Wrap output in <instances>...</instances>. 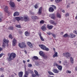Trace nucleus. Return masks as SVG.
<instances>
[{"label": "nucleus", "mask_w": 77, "mask_h": 77, "mask_svg": "<svg viewBox=\"0 0 77 77\" xmlns=\"http://www.w3.org/2000/svg\"><path fill=\"white\" fill-rule=\"evenodd\" d=\"M39 36H40V39L42 41H44V39L43 38V37L42 36H41V35L40 34L39 35Z\"/></svg>", "instance_id": "nucleus-25"}, {"label": "nucleus", "mask_w": 77, "mask_h": 77, "mask_svg": "<svg viewBox=\"0 0 77 77\" xmlns=\"http://www.w3.org/2000/svg\"><path fill=\"white\" fill-rule=\"evenodd\" d=\"M27 44L28 45V46H29V47L30 48H32V47H33V45H32V44L30 42H27Z\"/></svg>", "instance_id": "nucleus-16"}, {"label": "nucleus", "mask_w": 77, "mask_h": 77, "mask_svg": "<svg viewBox=\"0 0 77 77\" xmlns=\"http://www.w3.org/2000/svg\"><path fill=\"white\" fill-rule=\"evenodd\" d=\"M4 10L5 12H8V6H5L4 9Z\"/></svg>", "instance_id": "nucleus-24"}, {"label": "nucleus", "mask_w": 77, "mask_h": 77, "mask_svg": "<svg viewBox=\"0 0 77 77\" xmlns=\"http://www.w3.org/2000/svg\"><path fill=\"white\" fill-rule=\"evenodd\" d=\"M33 59H38V57L36 56H34L33 57Z\"/></svg>", "instance_id": "nucleus-42"}, {"label": "nucleus", "mask_w": 77, "mask_h": 77, "mask_svg": "<svg viewBox=\"0 0 77 77\" xmlns=\"http://www.w3.org/2000/svg\"><path fill=\"white\" fill-rule=\"evenodd\" d=\"M20 15V13L18 12V11H16L14 14V16L15 17L16 16H18Z\"/></svg>", "instance_id": "nucleus-20"}, {"label": "nucleus", "mask_w": 77, "mask_h": 77, "mask_svg": "<svg viewBox=\"0 0 77 77\" xmlns=\"http://www.w3.org/2000/svg\"><path fill=\"white\" fill-rule=\"evenodd\" d=\"M12 56L10 54L9 56L8 57L7 59L9 61H11V60H13L12 58Z\"/></svg>", "instance_id": "nucleus-19"}, {"label": "nucleus", "mask_w": 77, "mask_h": 77, "mask_svg": "<svg viewBox=\"0 0 77 77\" xmlns=\"http://www.w3.org/2000/svg\"><path fill=\"white\" fill-rule=\"evenodd\" d=\"M28 66L29 68H31L32 66V65L31 64H28Z\"/></svg>", "instance_id": "nucleus-39"}, {"label": "nucleus", "mask_w": 77, "mask_h": 77, "mask_svg": "<svg viewBox=\"0 0 77 77\" xmlns=\"http://www.w3.org/2000/svg\"><path fill=\"white\" fill-rule=\"evenodd\" d=\"M3 50V48H2L1 47H0V51H2Z\"/></svg>", "instance_id": "nucleus-54"}, {"label": "nucleus", "mask_w": 77, "mask_h": 77, "mask_svg": "<svg viewBox=\"0 0 77 77\" xmlns=\"http://www.w3.org/2000/svg\"><path fill=\"white\" fill-rule=\"evenodd\" d=\"M75 71H77V67H75Z\"/></svg>", "instance_id": "nucleus-57"}, {"label": "nucleus", "mask_w": 77, "mask_h": 77, "mask_svg": "<svg viewBox=\"0 0 77 77\" xmlns=\"http://www.w3.org/2000/svg\"><path fill=\"white\" fill-rule=\"evenodd\" d=\"M11 56L12 57V59L13 60L14 59H15L17 56V55L15 53H12L10 54Z\"/></svg>", "instance_id": "nucleus-10"}, {"label": "nucleus", "mask_w": 77, "mask_h": 77, "mask_svg": "<svg viewBox=\"0 0 77 77\" xmlns=\"http://www.w3.org/2000/svg\"><path fill=\"white\" fill-rule=\"evenodd\" d=\"M54 11V9L52 7H50L49 8V11L50 12H53Z\"/></svg>", "instance_id": "nucleus-13"}, {"label": "nucleus", "mask_w": 77, "mask_h": 77, "mask_svg": "<svg viewBox=\"0 0 77 77\" xmlns=\"http://www.w3.org/2000/svg\"><path fill=\"white\" fill-rule=\"evenodd\" d=\"M69 16V13H66L65 14V16L66 17H67Z\"/></svg>", "instance_id": "nucleus-33"}, {"label": "nucleus", "mask_w": 77, "mask_h": 77, "mask_svg": "<svg viewBox=\"0 0 77 77\" xmlns=\"http://www.w3.org/2000/svg\"><path fill=\"white\" fill-rule=\"evenodd\" d=\"M63 56H64V57H66L67 58H68V57H70V56H71V54L68 52L63 53Z\"/></svg>", "instance_id": "nucleus-4"}, {"label": "nucleus", "mask_w": 77, "mask_h": 77, "mask_svg": "<svg viewBox=\"0 0 77 77\" xmlns=\"http://www.w3.org/2000/svg\"><path fill=\"white\" fill-rule=\"evenodd\" d=\"M16 27H18V28H21V26L20 25H16Z\"/></svg>", "instance_id": "nucleus-45"}, {"label": "nucleus", "mask_w": 77, "mask_h": 77, "mask_svg": "<svg viewBox=\"0 0 77 77\" xmlns=\"http://www.w3.org/2000/svg\"><path fill=\"white\" fill-rule=\"evenodd\" d=\"M22 21H29V18L27 16H24L22 17Z\"/></svg>", "instance_id": "nucleus-5"}, {"label": "nucleus", "mask_w": 77, "mask_h": 77, "mask_svg": "<svg viewBox=\"0 0 77 77\" xmlns=\"http://www.w3.org/2000/svg\"><path fill=\"white\" fill-rule=\"evenodd\" d=\"M35 64L36 65L38 66L39 64L37 63H35Z\"/></svg>", "instance_id": "nucleus-59"}, {"label": "nucleus", "mask_w": 77, "mask_h": 77, "mask_svg": "<svg viewBox=\"0 0 77 77\" xmlns=\"http://www.w3.org/2000/svg\"><path fill=\"white\" fill-rule=\"evenodd\" d=\"M51 35L52 36L54 37V38H56V35H55V34H51Z\"/></svg>", "instance_id": "nucleus-48"}, {"label": "nucleus", "mask_w": 77, "mask_h": 77, "mask_svg": "<svg viewBox=\"0 0 77 77\" xmlns=\"http://www.w3.org/2000/svg\"><path fill=\"white\" fill-rule=\"evenodd\" d=\"M15 20H17V21H20V20H23V17H16L15 18Z\"/></svg>", "instance_id": "nucleus-15"}, {"label": "nucleus", "mask_w": 77, "mask_h": 77, "mask_svg": "<svg viewBox=\"0 0 77 77\" xmlns=\"http://www.w3.org/2000/svg\"><path fill=\"white\" fill-rule=\"evenodd\" d=\"M52 71L55 74H57V73L59 72V70H57L56 69H53Z\"/></svg>", "instance_id": "nucleus-14"}, {"label": "nucleus", "mask_w": 77, "mask_h": 77, "mask_svg": "<svg viewBox=\"0 0 77 77\" xmlns=\"http://www.w3.org/2000/svg\"><path fill=\"white\" fill-rule=\"evenodd\" d=\"M60 34L61 35H63V32H61Z\"/></svg>", "instance_id": "nucleus-56"}, {"label": "nucleus", "mask_w": 77, "mask_h": 77, "mask_svg": "<svg viewBox=\"0 0 77 77\" xmlns=\"http://www.w3.org/2000/svg\"><path fill=\"white\" fill-rule=\"evenodd\" d=\"M0 71H4V69L2 68H0Z\"/></svg>", "instance_id": "nucleus-51"}, {"label": "nucleus", "mask_w": 77, "mask_h": 77, "mask_svg": "<svg viewBox=\"0 0 77 77\" xmlns=\"http://www.w3.org/2000/svg\"><path fill=\"white\" fill-rule=\"evenodd\" d=\"M55 54H54L53 55V57L54 58V57H58V55L57 54H58L57 53V52H56V51L54 52Z\"/></svg>", "instance_id": "nucleus-21"}, {"label": "nucleus", "mask_w": 77, "mask_h": 77, "mask_svg": "<svg viewBox=\"0 0 77 77\" xmlns=\"http://www.w3.org/2000/svg\"><path fill=\"white\" fill-rule=\"evenodd\" d=\"M23 77H27V76L26 75H25L23 76Z\"/></svg>", "instance_id": "nucleus-61"}, {"label": "nucleus", "mask_w": 77, "mask_h": 77, "mask_svg": "<svg viewBox=\"0 0 77 77\" xmlns=\"http://www.w3.org/2000/svg\"><path fill=\"white\" fill-rule=\"evenodd\" d=\"M0 77H4V75H2L1 76H0Z\"/></svg>", "instance_id": "nucleus-64"}, {"label": "nucleus", "mask_w": 77, "mask_h": 77, "mask_svg": "<svg viewBox=\"0 0 77 77\" xmlns=\"http://www.w3.org/2000/svg\"><path fill=\"white\" fill-rule=\"evenodd\" d=\"M70 36L71 38H73L75 37V35H73L72 34H70Z\"/></svg>", "instance_id": "nucleus-26"}, {"label": "nucleus", "mask_w": 77, "mask_h": 77, "mask_svg": "<svg viewBox=\"0 0 77 77\" xmlns=\"http://www.w3.org/2000/svg\"><path fill=\"white\" fill-rule=\"evenodd\" d=\"M39 54L40 56H42L45 54H44V52L43 51H40L39 52Z\"/></svg>", "instance_id": "nucleus-27"}, {"label": "nucleus", "mask_w": 77, "mask_h": 77, "mask_svg": "<svg viewBox=\"0 0 77 77\" xmlns=\"http://www.w3.org/2000/svg\"><path fill=\"white\" fill-rule=\"evenodd\" d=\"M29 71H29V73H31V74H33V72L31 70H29Z\"/></svg>", "instance_id": "nucleus-46"}, {"label": "nucleus", "mask_w": 77, "mask_h": 77, "mask_svg": "<svg viewBox=\"0 0 77 77\" xmlns=\"http://www.w3.org/2000/svg\"><path fill=\"white\" fill-rule=\"evenodd\" d=\"M53 66H56L60 71H62V66L59 65L56 63H54Z\"/></svg>", "instance_id": "nucleus-3"}, {"label": "nucleus", "mask_w": 77, "mask_h": 77, "mask_svg": "<svg viewBox=\"0 0 77 77\" xmlns=\"http://www.w3.org/2000/svg\"><path fill=\"white\" fill-rule=\"evenodd\" d=\"M18 45L21 48H23L24 47H26V44L24 42H22L21 43H19Z\"/></svg>", "instance_id": "nucleus-6"}, {"label": "nucleus", "mask_w": 77, "mask_h": 77, "mask_svg": "<svg viewBox=\"0 0 77 77\" xmlns=\"http://www.w3.org/2000/svg\"><path fill=\"white\" fill-rule=\"evenodd\" d=\"M32 20H36V19H37V18H38V17L36 16H32Z\"/></svg>", "instance_id": "nucleus-29"}, {"label": "nucleus", "mask_w": 77, "mask_h": 77, "mask_svg": "<svg viewBox=\"0 0 77 77\" xmlns=\"http://www.w3.org/2000/svg\"><path fill=\"white\" fill-rule=\"evenodd\" d=\"M48 35H51V34H52V33H48Z\"/></svg>", "instance_id": "nucleus-58"}, {"label": "nucleus", "mask_w": 77, "mask_h": 77, "mask_svg": "<svg viewBox=\"0 0 77 77\" xmlns=\"http://www.w3.org/2000/svg\"><path fill=\"white\" fill-rule=\"evenodd\" d=\"M9 5L12 8H14L15 6V3L13 2H10L9 3Z\"/></svg>", "instance_id": "nucleus-11"}, {"label": "nucleus", "mask_w": 77, "mask_h": 77, "mask_svg": "<svg viewBox=\"0 0 77 77\" xmlns=\"http://www.w3.org/2000/svg\"><path fill=\"white\" fill-rule=\"evenodd\" d=\"M28 74H29V72L25 71V75H28Z\"/></svg>", "instance_id": "nucleus-44"}, {"label": "nucleus", "mask_w": 77, "mask_h": 77, "mask_svg": "<svg viewBox=\"0 0 77 77\" xmlns=\"http://www.w3.org/2000/svg\"><path fill=\"white\" fill-rule=\"evenodd\" d=\"M8 29H10V30H13L14 28L12 26H11Z\"/></svg>", "instance_id": "nucleus-43"}, {"label": "nucleus", "mask_w": 77, "mask_h": 77, "mask_svg": "<svg viewBox=\"0 0 77 77\" xmlns=\"http://www.w3.org/2000/svg\"><path fill=\"white\" fill-rule=\"evenodd\" d=\"M70 60L71 63H72V64H73V63H74V59H73V58L70 57Z\"/></svg>", "instance_id": "nucleus-22"}, {"label": "nucleus", "mask_w": 77, "mask_h": 77, "mask_svg": "<svg viewBox=\"0 0 77 77\" xmlns=\"http://www.w3.org/2000/svg\"><path fill=\"white\" fill-rule=\"evenodd\" d=\"M51 6H52V7H53L55 10L56 9V7L55 5H52Z\"/></svg>", "instance_id": "nucleus-40"}, {"label": "nucleus", "mask_w": 77, "mask_h": 77, "mask_svg": "<svg viewBox=\"0 0 77 77\" xmlns=\"http://www.w3.org/2000/svg\"><path fill=\"white\" fill-rule=\"evenodd\" d=\"M68 34L66 33L64 35H63V37L64 38H66V37H68Z\"/></svg>", "instance_id": "nucleus-37"}, {"label": "nucleus", "mask_w": 77, "mask_h": 77, "mask_svg": "<svg viewBox=\"0 0 77 77\" xmlns=\"http://www.w3.org/2000/svg\"><path fill=\"white\" fill-rule=\"evenodd\" d=\"M41 29L42 31H45L47 30V28H46V25L44 24L43 26H42L41 28Z\"/></svg>", "instance_id": "nucleus-8"}, {"label": "nucleus", "mask_w": 77, "mask_h": 77, "mask_svg": "<svg viewBox=\"0 0 77 77\" xmlns=\"http://www.w3.org/2000/svg\"><path fill=\"white\" fill-rule=\"evenodd\" d=\"M23 72H20L18 73V75L19 77H23Z\"/></svg>", "instance_id": "nucleus-18"}, {"label": "nucleus", "mask_w": 77, "mask_h": 77, "mask_svg": "<svg viewBox=\"0 0 77 77\" xmlns=\"http://www.w3.org/2000/svg\"><path fill=\"white\" fill-rule=\"evenodd\" d=\"M3 18V17L1 16L0 17V22H1L2 21V18Z\"/></svg>", "instance_id": "nucleus-49"}, {"label": "nucleus", "mask_w": 77, "mask_h": 77, "mask_svg": "<svg viewBox=\"0 0 77 77\" xmlns=\"http://www.w3.org/2000/svg\"><path fill=\"white\" fill-rule=\"evenodd\" d=\"M19 33H20V34H22L23 33V32L22 31H20L19 32Z\"/></svg>", "instance_id": "nucleus-55"}, {"label": "nucleus", "mask_w": 77, "mask_h": 77, "mask_svg": "<svg viewBox=\"0 0 77 77\" xmlns=\"http://www.w3.org/2000/svg\"><path fill=\"white\" fill-rule=\"evenodd\" d=\"M34 72L36 75H38V72L36 70H35Z\"/></svg>", "instance_id": "nucleus-36"}, {"label": "nucleus", "mask_w": 77, "mask_h": 77, "mask_svg": "<svg viewBox=\"0 0 77 77\" xmlns=\"http://www.w3.org/2000/svg\"><path fill=\"white\" fill-rule=\"evenodd\" d=\"M49 17L53 20H55V19H56V15H55V14L54 13L53 14H50Z\"/></svg>", "instance_id": "nucleus-7"}, {"label": "nucleus", "mask_w": 77, "mask_h": 77, "mask_svg": "<svg viewBox=\"0 0 77 77\" xmlns=\"http://www.w3.org/2000/svg\"><path fill=\"white\" fill-rule=\"evenodd\" d=\"M42 56L45 59H46L47 58V56L45 55V54Z\"/></svg>", "instance_id": "nucleus-32"}, {"label": "nucleus", "mask_w": 77, "mask_h": 77, "mask_svg": "<svg viewBox=\"0 0 77 77\" xmlns=\"http://www.w3.org/2000/svg\"><path fill=\"white\" fill-rule=\"evenodd\" d=\"M9 42V40H6L4 39L3 40L2 47L4 48H5L6 47V46L8 45V43Z\"/></svg>", "instance_id": "nucleus-1"}, {"label": "nucleus", "mask_w": 77, "mask_h": 77, "mask_svg": "<svg viewBox=\"0 0 77 77\" xmlns=\"http://www.w3.org/2000/svg\"><path fill=\"white\" fill-rule=\"evenodd\" d=\"M56 17L58 18H62V16L60 15V14L58 13L56 15Z\"/></svg>", "instance_id": "nucleus-17"}, {"label": "nucleus", "mask_w": 77, "mask_h": 77, "mask_svg": "<svg viewBox=\"0 0 77 77\" xmlns=\"http://www.w3.org/2000/svg\"><path fill=\"white\" fill-rule=\"evenodd\" d=\"M42 7H40L39 10V15H41L42 14Z\"/></svg>", "instance_id": "nucleus-23"}, {"label": "nucleus", "mask_w": 77, "mask_h": 77, "mask_svg": "<svg viewBox=\"0 0 77 77\" xmlns=\"http://www.w3.org/2000/svg\"><path fill=\"white\" fill-rule=\"evenodd\" d=\"M40 24H44V21L43 20H42L40 21Z\"/></svg>", "instance_id": "nucleus-41"}, {"label": "nucleus", "mask_w": 77, "mask_h": 77, "mask_svg": "<svg viewBox=\"0 0 77 77\" xmlns=\"http://www.w3.org/2000/svg\"><path fill=\"white\" fill-rule=\"evenodd\" d=\"M39 46L40 47L41 49L43 50H45V51H49V49L48 48H47L46 46L43 45H39Z\"/></svg>", "instance_id": "nucleus-2"}, {"label": "nucleus", "mask_w": 77, "mask_h": 77, "mask_svg": "<svg viewBox=\"0 0 77 77\" xmlns=\"http://www.w3.org/2000/svg\"><path fill=\"white\" fill-rule=\"evenodd\" d=\"M23 62L24 63H26V61L25 60H23Z\"/></svg>", "instance_id": "nucleus-63"}, {"label": "nucleus", "mask_w": 77, "mask_h": 77, "mask_svg": "<svg viewBox=\"0 0 77 77\" xmlns=\"http://www.w3.org/2000/svg\"><path fill=\"white\" fill-rule=\"evenodd\" d=\"M66 72L68 74V73H69V74H71V71H69V70H67Z\"/></svg>", "instance_id": "nucleus-38"}, {"label": "nucleus", "mask_w": 77, "mask_h": 77, "mask_svg": "<svg viewBox=\"0 0 77 77\" xmlns=\"http://www.w3.org/2000/svg\"><path fill=\"white\" fill-rule=\"evenodd\" d=\"M69 5H67L66 8H69Z\"/></svg>", "instance_id": "nucleus-60"}, {"label": "nucleus", "mask_w": 77, "mask_h": 77, "mask_svg": "<svg viewBox=\"0 0 77 77\" xmlns=\"http://www.w3.org/2000/svg\"><path fill=\"white\" fill-rule=\"evenodd\" d=\"M73 32L74 33H75V34H76V35H77V30H75Z\"/></svg>", "instance_id": "nucleus-47"}, {"label": "nucleus", "mask_w": 77, "mask_h": 77, "mask_svg": "<svg viewBox=\"0 0 77 77\" xmlns=\"http://www.w3.org/2000/svg\"><path fill=\"white\" fill-rule=\"evenodd\" d=\"M48 73L50 75H54V74L52 72L50 71H48Z\"/></svg>", "instance_id": "nucleus-31"}, {"label": "nucleus", "mask_w": 77, "mask_h": 77, "mask_svg": "<svg viewBox=\"0 0 77 77\" xmlns=\"http://www.w3.org/2000/svg\"><path fill=\"white\" fill-rule=\"evenodd\" d=\"M25 35L26 36H28L29 35V32L27 31H26L25 32Z\"/></svg>", "instance_id": "nucleus-28"}, {"label": "nucleus", "mask_w": 77, "mask_h": 77, "mask_svg": "<svg viewBox=\"0 0 77 77\" xmlns=\"http://www.w3.org/2000/svg\"><path fill=\"white\" fill-rule=\"evenodd\" d=\"M35 8V9H37V8H38V4H36L35 6H34Z\"/></svg>", "instance_id": "nucleus-50"}, {"label": "nucleus", "mask_w": 77, "mask_h": 77, "mask_svg": "<svg viewBox=\"0 0 77 77\" xmlns=\"http://www.w3.org/2000/svg\"><path fill=\"white\" fill-rule=\"evenodd\" d=\"M32 77H35L36 76V75L35 74H33L32 75Z\"/></svg>", "instance_id": "nucleus-52"}, {"label": "nucleus", "mask_w": 77, "mask_h": 77, "mask_svg": "<svg viewBox=\"0 0 77 77\" xmlns=\"http://www.w3.org/2000/svg\"><path fill=\"white\" fill-rule=\"evenodd\" d=\"M51 23L52 24H54V25H56V23H54V21L53 20H51Z\"/></svg>", "instance_id": "nucleus-30"}, {"label": "nucleus", "mask_w": 77, "mask_h": 77, "mask_svg": "<svg viewBox=\"0 0 77 77\" xmlns=\"http://www.w3.org/2000/svg\"><path fill=\"white\" fill-rule=\"evenodd\" d=\"M59 63H62V62H61V61H59Z\"/></svg>", "instance_id": "nucleus-62"}, {"label": "nucleus", "mask_w": 77, "mask_h": 77, "mask_svg": "<svg viewBox=\"0 0 77 77\" xmlns=\"http://www.w3.org/2000/svg\"><path fill=\"white\" fill-rule=\"evenodd\" d=\"M9 37L10 38H11V39H13V37H12V35L11 34H10L9 36Z\"/></svg>", "instance_id": "nucleus-35"}, {"label": "nucleus", "mask_w": 77, "mask_h": 77, "mask_svg": "<svg viewBox=\"0 0 77 77\" xmlns=\"http://www.w3.org/2000/svg\"><path fill=\"white\" fill-rule=\"evenodd\" d=\"M3 53H2L0 54V58H1V57H2V56H3Z\"/></svg>", "instance_id": "nucleus-53"}, {"label": "nucleus", "mask_w": 77, "mask_h": 77, "mask_svg": "<svg viewBox=\"0 0 77 77\" xmlns=\"http://www.w3.org/2000/svg\"><path fill=\"white\" fill-rule=\"evenodd\" d=\"M53 25H50L49 24L47 25V28H48V29L49 30L52 29H53Z\"/></svg>", "instance_id": "nucleus-12"}, {"label": "nucleus", "mask_w": 77, "mask_h": 77, "mask_svg": "<svg viewBox=\"0 0 77 77\" xmlns=\"http://www.w3.org/2000/svg\"><path fill=\"white\" fill-rule=\"evenodd\" d=\"M62 0H55V1L56 3H59L60 2H61Z\"/></svg>", "instance_id": "nucleus-34"}, {"label": "nucleus", "mask_w": 77, "mask_h": 77, "mask_svg": "<svg viewBox=\"0 0 77 77\" xmlns=\"http://www.w3.org/2000/svg\"><path fill=\"white\" fill-rule=\"evenodd\" d=\"M13 46H15L17 44V40L15 38H14L12 41Z\"/></svg>", "instance_id": "nucleus-9"}]
</instances>
